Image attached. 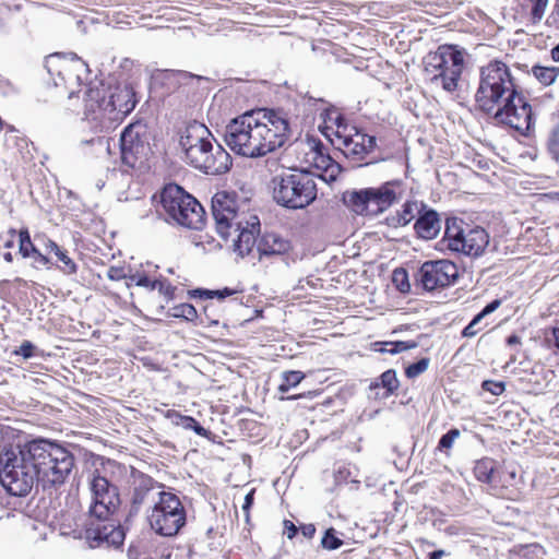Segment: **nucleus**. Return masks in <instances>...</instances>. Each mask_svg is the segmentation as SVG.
I'll list each match as a JSON object with an SVG mask.
<instances>
[{
  "instance_id": "obj_49",
  "label": "nucleus",
  "mask_w": 559,
  "mask_h": 559,
  "mask_svg": "<svg viewBox=\"0 0 559 559\" xmlns=\"http://www.w3.org/2000/svg\"><path fill=\"white\" fill-rule=\"evenodd\" d=\"M33 349L34 345L28 341H24L15 353L27 359L33 356Z\"/></svg>"
},
{
  "instance_id": "obj_40",
  "label": "nucleus",
  "mask_w": 559,
  "mask_h": 559,
  "mask_svg": "<svg viewBox=\"0 0 559 559\" xmlns=\"http://www.w3.org/2000/svg\"><path fill=\"white\" fill-rule=\"evenodd\" d=\"M481 388L487 391V392H490L492 395H500L503 393L506 386H504V383L501 382V381H493V380H486L483 382L481 384Z\"/></svg>"
},
{
  "instance_id": "obj_2",
  "label": "nucleus",
  "mask_w": 559,
  "mask_h": 559,
  "mask_svg": "<svg viewBox=\"0 0 559 559\" xmlns=\"http://www.w3.org/2000/svg\"><path fill=\"white\" fill-rule=\"evenodd\" d=\"M212 215L218 235L228 240L233 238L234 250L240 255L249 254L260 234V219L250 211L246 199L236 192L221 191L212 199Z\"/></svg>"
},
{
  "instance_id": "obj_47",
  "label": "nucleus",
  "mask_w": 559,
  "mask_h": 559,
  "mask_svg": "<svg viewBox=\"0 0 559 559\" xmlns=\"http://www.w3.org/2000/svg\"><path fill=\"white\" fill-rule=\"evenodd\" d=\"M107 277L110 281H120L127 278V273L123 267L110 266L107 271Z\"/></svg>"
},
{
  "instance_id": "obj_4",
  "label": "nucleus",
  "mask_w": 559,
  "mask_h": 559,
  "mask_svg": "<svg viewBox=\"0 0 559 559\" xmlns=\"http://www.w3.org/2000/svg\"><path fill=\"white\" fill-rule=\"evenodd\" d=\"M94 469L87 473L90 491L88 515L91 519L106 521L114 515L120 504V493L115 485V475L126 467L114 460L99 459Z\"/></svg>"
},
{
  "instance_id": "obj_10",
  "label": "nucleus",
  "mask_w": 559,
  "mask_h": 559,
  "mask_svg": "<svg viewBox=\"0 0 559 559\" xmlns=\"http://www.w3.org/2000/svg\"><path fill=\"white\" fill-rule=\"evenodd\" d=\"M400 182L388 181L379 187L347 191L343 202L357 215L377 216L400 200Z\"/></svg>"
},
{
  "instance_id": "obj_62",
  "label": "nucleus",
  "mask_w": 559,
  "mask_h": 559,
  "mask_svg": "<svg viewBox=\"0 0 559 559\" xmlns=\"http://www.w3.org/2000/svg\"><path fill=\"white\" fill-rule=\"evenodd\" d=\"M507 344L510 346L520 344V337L515 334H512L507 338Z\"/></svg>"
},
{
  "instance_id": "obj_6",
  "label": "nucleus",
  "mask_w": 559,
  "mask_h": 559,
  "mask_svg": "<svg viewBox=\"0 0 559 559\" xmlns=\"http://www.w3.org/2000/svg\"><path fill=\"white\" fill-rule=\"evenodd\" d=\"M516 87L509 67L499 60H491L479 69V84L475 93L477 108L492 115L508 100H512Z\"/></svg>"
},
{
  "instance_id": "obj_11",
  "label": "nucleus",
  "mask_w": 559,
  "mask_h": 559,
  "mask_svg": "<svg viewBox=\"0 0 559 559\" xmlns=\"http://www.w3.org/2000/svg\"><path fill=\"white\" fill-rule=\"evenodd\" d=\"M164 211L177 224L201 229L204 226V210L199 201L178 185L166 186L160 193Z\"/></svg>"
},
{
  "instance_id": "obj_19",
  "label": "nucleus",
  "mask_w": 559,
  "mask_h": 559,
  "mask_svg": "<svg viewBox=\"0 0 559 559\" xmlns=\"http://www.w3.org/2000/svg\"><path fill=\"white\" fill-rule=\"evenodd\" d=\"M97 523L91 521L85 527V539L90 547H99L103 544L112 547H119L123 544L126 534L123 527L110 522L97 520Z\"/></svg>"
},
{
  "instance_id": "obj_48",
  "label": "nucleus",
  "mask_w": 559,
  "mask_h": 559,
  "mask_svg": "<svg viewBox=\"0 0 559 559\" xmlns=\"http://www.w3.org/2000/svg\"><path fill=\"white\" fill-rule=\"evenodd\" d=\"M175 418H176L175 424L177 426L182 427L183 429H187V430L192 429L193 423L195 420L193 417L185 416V415H180V414H176Z\"/></svg>"
},
{
  "instance_id": "obj_64",
  "label": "nucleus",
  "mask_w": 559,
  "mask_h": 559,
  "mask_svg": "<svg viewBox=\"0 0 559 559\" xmlns=\"http://www.w3.org/2000/svg\"><path fill=\"white\" fill-rule=\"evenodd\" d=\"M330 120H333L338 127L342 124V122L344 121V118L341 116V115H336L335 118H329Z\"/></svg>"
},
{
  "instance_id": "obj_14",
  "label": "nucleus",
  "mask_w": 559,
  "mask_h": 559,
  "mask_svg": "<svg viewBox=\"0 0 559 559\" xmlns=\"http://www.w3.org/2000/svg\"><path fill=\"white\" fill-rule=\"evenodd\" d=\"M106 102V88L90 86L84 92V120L95 132H107L119 123Z\"/></svg>"
},
{
  "instance_id": "obj_51",
  "label": "nucleus",
  "mask_w": 559,
  "mask_h": 559,
  "mask_svg": "<svg viewBox=\"0 0 559 559\" xmlns=\"http://www.w3.org/2000/svg\"><path fill=\"white\" fill-rule=\"evenodd\" d=\"M385 221L389 226L394 227V228L407 225L406 223H403V219H402L399 211L396 213L388 216L385 218Z\"/></svg>"
},
{
  "instance_id": "obj_28",
  "label": "nucleus",
  "mask_w": 559,
  "mask_h": 559,
  "mask_svg": "<svg viewBox=\"0 0 559 559\" xmlns=\"http://www.w3.org/2000/svg\"><path fill=\"white\" fill-rule=\"evenodd\" d=\"M533 76L544 86L551 85L559 75L558 67L534 66L532 68Z\"/></svg>"
},
{
  "instance_id": "obj_55",
  "label": "nucleus",
  "mask_w": 559,
  "mask_h": 559,
  "mask_svg": "<svg viewBox=\"0 0 559 559\" xmlns=\"http://www.w3.org/2000/svg\"><path fill=\"white\" fill-rule=\"evenodd\" d=\"M283 524H284V534H286L289 539L295 537V535L297 533L296 525L289 520H284Z\"/></svg>"
},
{
  "instance_id": "obj_8",
  "label": "nucleus",
  "mask_w": 559,
  "mask_h": 559,
  "mask_svg": "<svg viewBox=\"0 0 559 559\" xmlns=\"http://www.w3.org/2000/svg\"><path fill=\"white\" fill-rule=\"evenodd\" d=\"M273 198L287 209H304L317 197V185L307 171H283L272 179Z\"/></svg>"
},
{
  "instance_id": "obj_61",
  "label": "nucleus",
  "mask_w": 559,
  "mask_h": 559,
  "mask_svg": "<svg viewBox=\"0 0 559 559\" xmlns=\"http://www.w3.org/2000/svg\"><path fill=\"white\" fill-rule=\"evenodd\" d=\"M445 555L447 554L444 550L439 549V550H435V551L430 552L428 559H441Z\"/></svg>"
},
{
  "instance_id": "obj_1",
  "label": "nucleus",
  "mask_w": 559,
  "mask_h": 559,
  "mask_svg": "<svg viewBox=\"0 0 559 559\" xmlns=\"http://www.w3.org/2000/svg\"><path fill=\"white\" fill-rule=\"evenodd\" d=\"M290 135L286 118L273 110L247 111L225 127V143L236 154L258 158L282 147Z\"/></svg>"
},
{
  "instance_id": "obj_43",
  "label": "nucleus",
  "mask_w": 559,
  "mask_h": 559,
  "mask_svg": "<svg viewBox=\"0 0 559 559\" xmlns=\"http://www.w3.org/2000/svg\"><path fill=\"white\" fill-rule=\"evenodd\" d=\"M156 289H158L159 294L163 295L167 301L174 298L175 287L167 280H158Z\"/></svg>"
},
{
  "instance_id": "obj_41",
  "label": "nucleus",
  "mask_w": 559,
  "mask_h": 559,
  "mask_svg": "<svg viewBox=\"0 0 559 559\" xmlns=\"http://www.w3.org/2000/svg\"><path fill=\"white\" fill-rule=\"evenodd\" d=\"M171 75L174 76V80L179 84H190L193 81H200L204 79L200 75H194L186 71H177L174 72Z\"/></svg>"
},
{
  "instance_id": "obj_12",
  "label": "nucleus",
  "mask_w": 559,
  "mask_h": 559,
  "mask_svg": "<svg viewBox=\"0 0 559 559\" xmlns=\"http://www.w3.org/2000/svg\"><path fill=\"white\" fill-rule=\"evenodd\" d=\"M147 521L151 528L164 537H174L186 525V509L177 495L160 491L158 499L147 510Z\"/></svg>"
},
{
  "instance_id": "obj_18",
  "label": "nucleus",
  "mask_w": 559,
  "mask_h": 559,
  "mask_svg": "<svg viewBox=\"0 0 559 559\" xmlns=\"http://www.w3.org/2000/svg\"><path fill=\"white\" fill-rule=\"evenodd\" d=\"M418 275L423 287L431 292L453 284L459 276V270L449 260L426 261Z\"/></svg>"
},
{
  "instance_id": "obj_58",
  "label": "nucleus",
  "mask_w": 559,
  "mask_h": 559,
  "mask_svg": "<svg viewBox=\"0 0 559 559\" xmlns=\"http://www.w3.org/2000/svg\"><path fill=\"white\" fill-rule=\"evenodd\" d=\"M191 430H193L198 436L201 437H206L209 433L207 430L204 427H202L197 420H194Z\"/></svg>"
},
{
  "instance_id": "obj_37",
  "label": "nucleus",
  "mask_w": 559,
  "mask_h": 559,
  "mask_svg": "<svg viewBox=\"0 0 559 559\" xmlns=\"http://www.w3.org/2000/svg\"><path fill=\"white\" fill-rule=\"evenodd\" d=\"M399 212L403 223L409 224L415 218L416 213H419V205L416 201H407Z\"/></svg>"
},
{
  "instance_id": "obj_46",
  "label": "nucleus",
  "mask_w": 559,
  "mask_h": 559,
  "mask_svg": "<svg viewBox=\"0 0 559 559\" xmlns=\"http://www.w3.org/2000/svg\"><path fill=\"white\" fill-rule=\"evenodd\" d=\"M231 294H233V290H230L229 288H224L222 290H202L201 292V296H205L207 299H213L215 297L217 299H224L227 296H230Z\"/></svg>"
},
{
  "instance_id": "obj_53",
  "label": "nucleus",
  "mask_w": 559,
  "mask_h": 559,
  "mask_svg": "<svg viewBox=\"0 0 559 559\" xmlns=\"http://www.w3.org/2000/svg\"><path fill=\"white\" fill-rule=\"evenodd\" d=\"M500 305H501V300L495 299L491 302H489L488 305H486L485 308L479 312V314L484 319L486 316L496 311L500 307Z\"/></svg>"
},
{
  "instance_id": "obj_20",
  "label": "nucleus",
  "mask_w": 559,
  "mask_h": 559,
  "mask_svg": "<svg viewBox=\"0 0 559 559\" xmlns=\"http://www.w3.org/2000/svg\"><path fill=\"white\" fill-rule=\"evenodd\" d=\"M106 102L111 106V114L116 116L119 123L134 109L136 104L134 92L128 85L117 86L115 90H106Z\"/></svg>"
},
{
  "instance_id": "obj_33",
  "label": "nucleus",
  "mask_w": 559,
  "mask_h": 559,
  "mask_svg": "<svg viewBox=\"0 0 559 559\" xmlns=\"http://www.w3.org/2000/svg\"><path fill=\"white\" fill-rule=\"evenodd\" d=\"M168 316L193 321L198 317V312L191 304H181L170 308L168 310Z\"/></svg>"
},
{
  "instance_id": "obj_26",
  "label": "nucleus",
  "mask_w": 559,
  "mask_h": 559,
  "mask_svg": "<svg viewBox=\"0 0 559 559\" xmlns=\"http://www.w3.org/2000/svg\"><path fill=\"white\" fill-rule=\"evenodd\" d=\"M463 221L456 217L447 218L445 230L443 238L439 241L438 246L441 250L449 249L453 251L459 246L461 237L465 229L463 228Z\"/></svg>"
},
{
  "instance_id": "obj_38",
  "label": "nucleus",
  "mask_w": 559,
  "mask_h": 559,
  "mask_svg": "<svg viewBox=\"0 0 559 559\" xmlns=\"http://www.w3.org/2000/svg\"><path fill=\"white\" fill-rule=\"evenodd\" d=\"M461 432L456 428L450 429L447 433H444L438 443L437 449L439 451L449 450L452 448L454 441L460 437Z\"/></svg>"
},
{
  "instance_id": "obj_34",
  "label": "nucleus",
  "mask_w": 559,
  "mask_h": 559,
  "mask_svg": "<svg viewBox=\"0 0 559 559\" xmlns=\"http://www.w3.org/2000/svg\"><path fill=\"white\" fill-rule=\"evenodd\" d=\"M343 545V540L336 536V531L333 527L328 528L322 538L321 546L326 550L338 549Z\"/></svg>"
},
{
  "instance_id": "obj_50",
  "label": "nucleus",
  "mask_w": 559,
  "mask_h": 559,
  "mask_svg": "<svg viewBox=\"0 0 559 559\" xmlns=\"http://www.w3.org/2000/svg\"><path fill=\"white\" fill-rule=\"evenodd\" d=\"M255 489H251L245 497V501L242 504V511L246 515V521L249 520V510L251 506L253 504V497H254Z\"/></svg>"
},
{
  "instance_id": "obj_57",
  "label": "nucleus",
  "mask_w": 559,
  "mask_h": 559,
  "mask_svg": "<svg viewBox=\"0 0 559 559\" xmlns=\"http://www.w3.org/2000/svg\"><path fill=\"white\" fill-rule=\"evenodd\" d=\"M302 535L307 538H312L316 533V527L313 524H307L301 527Z\"/></svg>"
},
{
  "instance_id": "obj_45",
  "label": "nucleus",
  "mask_w": 559,
  "mask_h": 559,
  "mask_svg": "<svg viewBox=\"0 0 559 559\" xmlns=\"http://www.w3.org/2000/svg\"><path fill=\"white\" fill-rule=\"evenodd\" d=\"M157 285H158V280L157 278L152 280L145 273H142L141 278H136V286L144 287L147 290L156 289Z\"/></svg>"
},
{
  "instance_id": "obj_16",
  "label": "nucleus",
  "mask_w": 559,
  "mask_h": 559,
  "mask_svg": "<svg viewBox=\"0 0 559 559\" xmlns=\"http://www.w3.org/2000/svg\"><path fill=\"white\" fill-rule=\"evenodd\" d=\"M492 117L497 123L509 126L522 134H528L533 126V114L531 105L519 92L512 100H508L499 107Z\"/></svg>"
},
{
  "instance_id": "obj_21",
  "label": "nucleus",
  "mask_w": 559,
  "mask_h": 559,
  "mask_svg": "<svg viewBox=\"0 0 559 559\" xmlns=\"http://www.w3.org/2000/svg\"><path fill=\"white\" fill-rule=\"evenodd\" d=\"M489 243V235L481 227L468 228L461 237L459 246L452 252L463 253L469 257H479Z\"/></svg>"
},
{
  "instance_id": "obj_15",
  "label": "nucleus",
  "mask_w": 559,
  "mask_h": 559,
  "mask_svg": "<svg viewBox=\"0 0 559 559\" xmlns=\"http://www.w3.org/2000/svg\"><path fill=\"white\" fill-rule=\"evenodd\" d=\"M151 152L146 126L138 121L129 124L120 135L121 162L129 168L146 159Z\"/></svg>"
},
{
  "instance_id": "obj_42",
  "label": "nucleus",
  "mask_w": 559,
  "mask_h": 559,
  "mask_svg": "<svg viewBox=\"0 0 559 559\" xmlns=\"http://www.w3.org/2000/svg\"><path fill=\"white\" fill-rule=\"evenodd\" d=\"M483 320L481 316L478 313L476 314L473 320L464 328L463 332H462V335L464 337H473L475 336L479 329L477 328V325L480 323V321Z\"/></svg>"
},
{
  "instance_id": "obj_36",
  "label": "nucleus",
  "mask_w": 559,
  "mask_h": 559,
  "mask_svg": "<svg viewBox=\"0 0 559 559\" xmlns=\"http://www.w3.org/2000/svg\"><path fill=\"white\" fill-rule=\"evenodd\" d=\"M429 362H430L429 358H421L418 361L409 365L405 369L406 377L409 379H414V378L418 377L419 374H421L423 372H425L428 369Z\"/></svg>"
},
{
  "instance_id": "obj_44",
  "label": "nucleus",
  "mask_w": 559,
  "mask_h": 559,
  "mask_svg": "<svg viewBox=\"0 0 559 559\" xmlns=\"http://www.w3.org/2000/svg\"><path fill=\"white\" fill-rule=\"evenodd\" d=\"M546 24L550 27L559 29V0H556L550 14L546 19Z\"/></svg>"
},
{
  "instance_id": "obj_13",
  "label": "nucleus",
  "mask_w": 559,
  "mask_h": 559,
  "mask_svg": "<svg viewBox=\"0 0 559 559\" xmlns=\"http://www.w3.org/2000/svg\"><path fill=\"white\" fill-rule=\"evenodd\" d=\"M45 68L56 86L64 85L69 90V98L80 92L75 88L81 86L83 75L88 72L87 64L72 53L70 59L61 53L48 56L45 59Z\"/></svg>"
},
{
  "instance_id": "obj_52",
  "label": "nucleus",
  "mask_w": 559,
  "mask_h": 559,
  "mask_svg": "<svg viewBox=\"0 0 559 559\" xmlns=\"http://www.w3.org/2000/svg\"><path fill=\"white\" fill-rule=\"evenodd\" d=\"M385 221L389 226L394 227V228L407 225L406 223H403V219H402L399 211L396 213L388 216L385 218Z\"/></svg>"
},
{
  "instance_id": "obj_9",
  "label": "nucleus",
  "mask_w": 559,
  "mask_h": 559,
  "mask_svg": "<svg viewBox=\"0 0 559 559\" xmlns=\"http://www.w3.org/2000/svg\"><path fill=\"white\" fill-rule=\"evenodd\" d=\"M424 62L432 83L440 84L448 93L456 91L464 69L463 50L453 45H442L429 52Z\"/></svg>"
},
{
  "instance_id": "obj_5",
  "label": "nucleus",
  "mask_w": 559,
  "mask_h": 559,
  "mask_svg": "<svg viewBox=\"0 0 559 559\" xmlns=\"http://www.w3.org/2000/svg\"><path fill=\"white\" fill-rule=\"evenodd\" d=\"M0 483L10 495L19 497L40 484L31 442L0 453Z\"/></svg>"
},
{
  "instance_id": "obj_54",
  "label": "nucleus",
  "mask_w": 559,
  "mask_h": 559,
  "mask_svg": "<svg viewBox=\"0 0 559 559\" xmlns=\"http://www.w3.org/2000/svg\"><path fill=\"white\" fill-rule=\"evenodd\" d=\"M43 245L46 251L55 253V255L61 250V248L49 238L43 239Z\"/></svg>"
},
{
  "instance_id": "obj_63",
  "label": "nucleus",
  "mask_w": 559,
  "mask_h": 559,
  "mask_svg": "<svg viewBox=\"0 0 559 559\" xmlns=\"http://www.w3.org/2000/svg\"><path fill=\"white\" fill-rule=\"evenodd\" d=\"M550 53L552 60L559 62V44L551 49Z\"/></svg>"
},
{
  "instance_id": "obj_17",
  "label": "nucleus",
  "mask_w": 559,
  "mask_h": 559,
  "mask_svg": "<svg viewBox=\"0 0 559 559\" xmlns=\"http://www.w3.org/2000/svg\"><path fill=\"white\" fill-rule=\"evenodd\" d=\"M164 486L153 477L132 468L130 485V511L129 516L136 515L147 503H153L158 499V493Z\"/></svg>"
},
{
  "instance_id": "obj_25",
  "label": "nucleus",
  "mask_w": 559,
  "mask_h": 559,
  "mask_svg": "<svg viewBox=\"0 0 559 559\" xmlns=\"http://www.w3.org/2000/svg\"><path fill=\"white\" fill-rule=\"evenodd\" d=\"M19 238V251L23 258L32 259L33 267L41 269L43 266H48L50 264V259L43 254L32 242L27 229L20 230Z\"/></svg>"
},
{
  "instance_id": "obj_60",
  "label": "nucleus",
  "mask_w": 559,
  "mask_h": 559,
  "mask_svg": "<svg viewBox=\"0 0 559 559\" xmlns=\"http://www.w3.org/2000/svg\"><path fill=\"white\" fill-rule=\"evenodd\" d=\"M400 277L402 278V281L406 280L407 274L404 270H395L394 271V274H393L394 282H397L400 280Z\"/></svg>"
},
{
  "instance_id": "obj_32",
  "label": "nucleus",
  "mask_w": 559,
  "mask_h": 559,
  "mask_svg": "<svg viewBox=\"0 0 559 559\" xmlns=\"http://www.w3.org/2000/svg\"><path fill=\"white\" fill-rule=\"evenodd\" d=\"M305 378L301 371H286L282 376V383L278 385V391L281 393L288 392L292 388L298 385L301 380Z\"/></svg>"
},
{
  "instance_id": "obj_27",
  "label": "nucleus",
  "mask_w": 559,
  "mask_h": 559,
  "mask_svg": "<svg viewBox=\"0 0 559 559\" xmlns=\"http://www.w3.org/2000/svg\"><path fill=\"white\" fill-rule=\"evenodd\" d=\"M400 382L396 376V371L393 369H389L384 371L377 381L370 384V390H378L379 388L384 389V393L382 397L386 399L391 396L397 389Z\"/></svg>"
},
{
  "instance_id": "obj_59",
  "label": "nucleus",
  "mask_w": 559,
  "mask_h": 559,
  "mask_svg": "<svg viewBox=\"0 0 559 559\" xmlns=\"http://www.w3.org/2000/svg\"><path fill=\"white\" fill-rule=\"evenodd\" d=\"M551 343L559 350V328L552 330Z\"/></svg>"
},
{
  "instance_id": "obj_23",
  "label": "nucleus",
  "mask_w": 559,
  "mask_h": 559,
  "mask_svg": "<svg viewBox=\"0 0 559 559\" xmlns=\"http://www.w3.org/2000/svg\"><path fill=\"white\" fill-rule=\"evenodd\" d=\"M259 258L281 257L290 250V242L277 234L270 233L262 236L257 245Z\"/></svg>"
},
{
  "instance_id": "obj_22",
  "label": "nucleus",
  "mask_w": 559,
  "mask_h": 559,
  "mask_svg": "<svg viewBox=\"0 0 559 559\" xmlns=\"http://www.w3.org/2000/svg\"><path fill=\"white\" fill-rule=\"evenodd\" d=\"M343 145L345 156L358 163L374 150L377 140L373 135L356 132L353 136L344 138Z\"/></svg>"
},
{
  "instance_id": "obj_29",
  "label": "nucleus",
  "mask_w": 559,
  "mask_h": 559,
  "mask_svg": "<svg viewBox=\"0 0 559 559\" xmlns=\"http://www.w3.org/2000/svg\"><path fill=\"white\" fill-rule=\"evenodd\" d=\"M417 347L416 342H378L374 343V350L388 354H397Z\"/></svg>"
},
{
  "instance_id": "obj_35",
  "label": "nucleus",
  "mask_w": 559,
  "mask_h": 559,
  "mask_svg": "<svg viewBox=\"0 0 559 559\" xmlns=\"http://www.w3.org/2000/svg\"><path fill=\"white\" fill-rule=\"evenodd\" d=\"M58 261H60L62 263V265L58 266L59 270L67 274V275H72V274H75L76 271H78V265L76 263L69 257L68 252L63 249H61L57 254H56Z\"/></svg>"
},
{
  "instance_id": "obj_56",
  "label": "nucleus",
  "mask_w": 559,
  "mask_h": 559,
  "mask_svg": "<svg viewBox=\"0 0 559 559\" xmlns=\"http://www.w3.org/2000/svg\"><path fill=\"white\" fill-rule=\"evenodd\" d=\"M142 273L141 272H134L131 274H127V282L126 286L130 288L132 285H136V278H141Z\"/></svg>"
},
{
  "instance_id": "obj_24",
  "label": "nucleus",
  "mask_w": 559,
  "mask_h": 559,
  "mask_svg": "<svg viewBox=\"0 0 559 559\" xmlns=\"http://www.w3.org/2000/svg\"><path fill=\"white\" fill-rule=\"evenodd\" d=\"M414 228L418 237L426 240L433 239L441 230L439 214L433 210L424 212L418 216Z\"/></svg>"
},
{
  "instance_id": "obj_31",
  "label": "nucleus",
  "mask_w": 559,
  "mask_h": 559,
  "mask_svg": "<svg viewBox=\"0 0 559 559\" xmlns=\"http://www.w3.org/2000/svg\"><path fill=\"white\" fill-rule=\"evenodd\" d=\"M80 145H91L93 147V154L95 155H100L102 153L111 154L110 140L106 136H94L88 140H82Z\"/></svg>"
},
{
  "instance_id": "obj_7",
  "label": "nucleus",
  "mask_w": 559,
  "mask_h": 559,
  "mask_svg": "<svg viewBox=\"0 0 559 559\" xmlns=\"http://www.w3.org/2000/svg\"><path fill=\"white\" fill-rule=\"evenodd\" d=\"M38 477L44 489L60 486L74 467V456L64 447L45 439L31 441Z\"/></svg>"
},
{
  "instance_id": "obj_3",
  "label": "nucleus",
  "mask_w": 559,
  "mask_h": 559,
  "mask_svg": "<svg viewBox=\"0 0 559 559\" xmlns=\"http://www.w3.org/2000/svg\"><path fill=\"white\" fill-rule=\"evenodd\" d=\"M180 146L186 163L204 174L222 175L231 166L228 152L201 122L191 121L186 126L180 136Z\"/></svg>"
},
{
  "instance_id": "obj_39",
  "label": "nucleus",
  "mask_w": 559,
  "mask_h": 559,
  "mask_svg": "<svg viewBox=\"0 0 559 559\" xmlns=\"http://www.w3.org/2000/svg\"><path fill=\"white\" fill-rule=\"evenodd\" d=\"M547 145L551 156L559 162V123L550 131Z\"/></svg>"
},
{
  "instance_id": "obj_30",
  "label": "nucleus",
  "mask_w": 559,
  "mask_h": 559,
  "mask_svg": "<svg viewBox=\"0 0 559 559\" xmlns=\"http://www.w3.org/2000/svg\"><path fill=\"white\" fill-rule=\"evenodd\" d=\"M495 471V462L490 459L477 461L474 467L476 478L483 483H490Z\"/></svg>"
}]
</instances>
